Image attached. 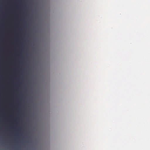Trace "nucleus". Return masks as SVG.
Wrapping results in <instances>:
<instances>
[{
	"mask_svg": "<svg viewBox=\"0 0 150 150\" xmlns=\"http://www.w3.org/2000/svg\"><path fill=\"white\" fill-rule=\"evenodd\" d=\"M0 30H3V28H0Z\"/></svg>",
	"mask_w": 150,
	"mask_h": 150,
	"instance_id": "2",
	"label": "nucleus"
},
{
	"mask_svg": "<svg viewBox=\"0 0 150 150\" xmlns=\"http://www.w3.org/2000/svg\"><path fill=\"white\" fill-rule=\"evenodd\" d=\"M0 38H1V37H0Z\"/></svg>",
	"mask_w": 150,
	"mask_h": 150,
	"instance_id": "3",
	"label": "nucleus"
},
{
	"mask_svg": "<svg viewBox=\"0 0 150 150\" xmlns=\"http://www.w3.org/2000/svg\"><path fill=\"white\" fill-rule=\"evenodd\" d=\"M16 38V39H17V38Z\"/></svg>",
	"mask_w": 150,
	"mask_h": 150,
	"instance_id": "4",
	"label": "nucleus"
},
{
	"mask_svg": "<svg viewBox=\"0 0 150 150\" xmlns=\"http://www.w3.org/2000/svg\"><path fill=\"white\" fill-rule=\"evenodd\" d=\"M20 30H22L23 29H22V28H20Z\"/></svg>",
	"mask_w": 150,
	"mask_h": 150,
	"instance_id": "1",
	"label": "nucleus"
}]
</instances>
